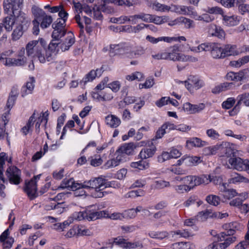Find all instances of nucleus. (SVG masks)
<instances>
[{"mask_svg":"<svg viewBox=\"0 0 249 249\" xmlns=\"http://www.w3.org/2000/svg\"><path fill=\"white\" fill-rule=\"evenodd\" d=\"M207 51L211 52L212 57L214 59H223L225 58L223 47L217 43L207 42Z\"/></svg>","mask_w":249,"mask_h":249,"instance_id":"obj_10","label":"nucleus"},{"mask_svg":"<svg viewBox=\"0 0 249 249\" xmlns=\"http://www.w3.org/2000/svg\"><path fill=\"white\" fill-rule=\"evenodd\" d=\"M203 153L205 155H213L216 153L215 146H208L203 149Z\"/></svg>","mask_w":249,"mask_h":249,"instance_id":"obj_64","label":"nucleus"},{"mask_svg":"<svg viewBox=\"0 0 249 249\" xmlns=\"http://www.w3.org/2000/svg\"><path fill=\"white\" fill-rule=\"evenodd\" d=\"M153 8L157 11L161 12L169 11L171 7L166 5L162 4L159 2H155L153 5Z\"/></svg>","mask_w":249,"mask_h":249,"instance_id":"obj_53","label":"nucleus"},{"mask_svg":"<svg viewBox=\"0 0 249 249\" xmlns=\"http://www.w3.org/2000/svg\"><path fill=\"white\" fill-rule=\"evenodd\" d=\"M225 57L231 55H237L240 53L235 45L226 44L223 46Z\"/></svg>","mask_w":249,"mask_h":249,"instance_id":"obj_30","label":"nucleus"},{"mask_svg":"<svg viewBox=\"0 0 249 249\" xmlns=\"http://www.w3.org/2000/svg\"><path fill=\"white\" fill-rule=\"evenodd\" d=\"M123 215L124 216V218L126 219L134 218L137 216L136 211L134 210V209L133 208L124 211L123 212Z\"/></svg>","mask_w":249,"mask_h":249,"instance_id":"obj_58","label":"nucleus"},{"mask_svg":"<svg viewBox=\"0 0 249 249\" xmlns=\"http://www.w3.org/2000/svg\"><path fill=\"white\" fill-rule=\"evenodd\" d=\"M154 84V80L153 78H149L146 79L145 82L143 84H139V88L142 89L145 88L148 89L152 87Z\"/></svg>","mask_w":249,"mask_h":249,"instance_id":"obj_61","label":"nucleus"},{"mask_svg":"<svg viewBox=\"0 0 249 249\" xmlns=\"http://www.w3.org/2000/svg\"><path fill=\"white\" fill-rule=\"evenodd\" d=\"M48 114L47 113V112L44 113L41 118H39L38 121L36 123L35 127L36 131L37 133H38L40 131V126L41 123L44 124V127H46V125L48 121V119L47 118V116H48Z\"/></svg>","mask_w":249,"mask_h":249,"instance_id":"obj_50","label":"nucleus"},{"mask_svg":"<svg viewBox=\"0 0 249 249\" xmlns=\"http://www.w3.org/2000/svg\"><path fill=\"white\" fill-rule=\"evenodd\" d=\"M14 23H15V20L14 21L11 17H6L4 18L3 23H0V24L2 25V29L4 26L6 31L10 32L12 30Z\"/></svg>","mask_w":249,"mask_h":249,"instance_id":"obj_39","label":"nucleus"},{"mask_svg":"<svg viewBox=\"0 0 249 249\" xmlns=\"http://www.w3.org/2000/svg\"><path fill=\"white\" fill-rule=\"evenodd\" d=\"M228 182L230 184H235L240 183H249V179L239 173L234 172L231 174Z\"/></svg>","mask_w":249,"mask_h":249,"instance_id":"obj_23","label":"nucleus"},{"mask_svg":"<svg viewBox=\"0 0 249 249\" xmlns=\"http://www.w3.org/2000/svg\"><path fill=\"white\" fill-rule=\"evenodd\" d=\"M178 47L174 46L171 51H162L152 55V57L156 60L165 59L174 61H186L189 59L188 56H185V54L178 53Z\"/></svg>","mask_w":249,"mask_h":249,"instance_id":"obj_4","label":"nucleus"},{"mask_svg":"<svg viewBox=\"0 0 249 249\" xmlns=\"http://www.w3.org/2000/svg\"><path fill=\"white\" fill-rule=\"evenodd\" d=\"M168 233L166 231H151L148 233V235L152 238L159 240H162L168 236Z\"/></svg>","mask_w":249,"mask_h":249,"instance_id":"obj_41","label":"nucleus"},{"mask_svg":"<svg viewBox=\"0 0 249 249\" xmlns=\"http://www.w3.org/2000/svg\"><path fill=\"white\" fill-rule=\"evenodd\" d=\"M208 34L210 36L216 37L221 39H224L226 35L224 31L220 27L214 24L209 25Z\"/></svg>","mask_w":249,"mask_h":249,"instance_id":"obj_18","label":"nucleus"},{"mask_svg":"<svg viewBox=\"0 0 249 249\" xmlns=\"http://www.w3.org/2000/svg\"><path fill=\"white\" fill-rule=\"evenodd\" d=\"M13 16L15 18L16 25L27 29L30 24V19L24 13L19 11Z\"/></svg>","mask_w":249,"mask_h":249,"instance_id":"obj_16","label":"nucleus"},{"mask_svg":"<svg viewBox=\"0 0 249 249\" xmlns=\"http://www.w3.org/2000/svg\"><path fill=\"white\" fill-rule=\"evenodd\" d=\"M22 3L23 0H4V11L8 15H15L20 11Z\"/></svg>","mask_w":249,"mask_h":249,"instance_id":"obj_6","label":"nucleus"},{"mask_svg":"<svg viewBox=\"0 0 249 249\" xmlns=\"http://www.w3.org/2000/svg\"><path fill=\"white\" fill-rule=\"evenodd\" d=\"M182 160H185V164L187 166L196 165L201 162L200 158L197 156L185 155L182 157Z\"/></svg>","mask_w":249,"mask_h":249,"instance_id":"obj_34","label":"nucleus"},{"mask_svg":"<svg viewBox=\"0 0 249 249\" xmlns=\"http://www.w3.org/2000/svg\"><path fill=\"white\" fill-rule=\"evenodd\" d=\"M110 52L115 53L117 55L129 58L131 47L126 43H121L118 44L110 45Z\"/></svg>","mask_w":249,"mask_h":249,"instance_id":"obj_9","label":"nucleus"},{"mask_svg":"<svg viewBox=\"0 0 249 249\" xmlns=\"http://www.w3.org/2000/svg\"><path fill=\"white\" fill-rule=\"evenodd\" d=\"M102 69H97L96 70H91L81 81L80 83H84L85 85L88 82H91L96 77H100L102 73Z\"/></svg>","mask_w":249,"mask_h":249,"instance_id":"obj_24","label":"nucleus"},{"mask_svg":"<svg viewBox=\"0 0 249 249\" xmlns=\"http://www.w3.org/2000/svg\"><path fill=\"white\" fill-rule=\"evenodd\" d=\"M193 245L189 242H179L172 245L173 249H192Z\"/></svg>","mask_w":249,"mask_h":249,"instance_id":"obj_42","label":"nucleus"},{"mask_svg":"<svg viewBox=\"0 0 249 249\" xmlns=\"http://www.w3.org/2000/svg\"><path fill=\"white\" fill-rule=\"evenodd\" d=\"M235 102L233 98H229L226 101L223 102L222 104V107L225 109H229L231 107Z\"/></svg>","mask_w":249,"mask_h":249,"instance_id":"obj_63","label":"nucleus"},{"mask_svg":"<svg viewBox=\"0 0 249 249\" xmlns=\"http://www.w3.org/2000/svg\"><path fill=\"white\" fill-rule=\"evenodd\" d=\"M69 224L70 223L67 221H65L63 223H56L53 225V228L57 231H63Z\"/></svg>","mask_w":249,"mask_h":249,"instance_id":"obj_55","label":"nucleus"},{"mask_svg":"<svg viewBox=\"0 0 249 249\" xmlns=\"http://www.w3.org/2000/svg\"><path fill=\"white\" fill-rule=\"evenodd\" d=\"M145 53V49L142 46H138L133 50H131V53L129 54V58L130 59L137 58Z\"/></svg>","mask_w":249,"mask_h":249,"instance_id":"obj_36","label":"nucleus"},{"mask_svg":"<svg viewBox=\"0 0 249 249\" xmlns=\"http://www.w3.org/2000/svg\"><path fill=\"white\" fill-rule=\"evenodd\" d=\"M130 166L132 168L142 170L147 169L149 167V163L146 161L142 160L137 162H131Z\"/></svg>","mask_w":249,"mask_h":249,"instance_id":"obj_43","label":"nucleus"},{"mask_svg":"<svg viewBox=\"0 0 249 249\" xmlns=\"http://www.w3.org/2000/svg\"><path fill=\"white\" fill-rule=\"evenodd\" d=\"M117 156L115 158L108 160L103 165V168L105 169L112 168L119 165L121 163L124 162V159L122 156L116 154Z\"/></svg>","mask_w":249,"mask_h":249,"instance_id":"obj_27","label":"nucleus"},{"mask_svg":"<svg viewBox=\"0 0 249 249\" xmlns=\"http://www.w3.org/2000/svg\"><path fill=\"white\" fill-rule=\"evenodd\" d=\"M135 148V145L133 143H125L116 151V154L122 156L125 161L126 160V156L132 154Z\"/></svg>","mask_w":249,"mask_h":249,"instance_id":"obj_17","label":"nucleus"},{"mask_svg":"<svg viewBox=\"0 0 249 249\" xmlns=\"http://www.w3.org/2000/svg\"><path fill=\"white\" fill-rule=\"evenodd\" d=\"M232 85V83H223L215 86L212 90V93L219 94L221 92L230 89Z\"/></svg>","mask_w":249,"mask_h":249,"instance_id":"obj_35","label":"nucleus"},{"mask_svg":"<svg viewBox=\"0 0 249 249\" xmlns=\"http://www.w3.org/2000/svg\"><path fill=\"white\" fill-rule=\"evenodd\" d=\"M86 220L88 221H94L102 217H106V213L105 211L94 212L91 210H86Z\"/></svg>","mask_w":249,"mask_h":249,"instance_id":"obj_29","label":"nucleus"},{"mask_svg":"<svg viewBox=\"0 0 249 249\" xmlns=\"http://www.w3.org/2000/svg\"><path fill=\"white\" fill-rule=\"evenodd\" d=\"M150 22H153L157 25H160L167 21L168 17L166 16H158L152 15Z\"/></svg>","mask_w":249,"mask_h":249,"instance_id":"obj_45","label":"nucleus"},{"mask_svg":"<svg viewBox=\"0 0 249 249\" xmlns=\"http://www.w3.org/2000/svg\"><path fill=\"white\" fill-rule=\"evenodd\" d=\"M57 44L54 41H51L47 48H46L47 45H42L40 49L38 50V53H36L35 59L36 58L42 64L53 62L56 55L55 49Z\"/></svg>","mask_w":249,"mask_h":249,"instance_id":"obj_3","label":"nucleus"},{"mask_svg":"<svg viewBox=\"0 0 249 249\" xmlns=\"http://www.w3.org/2000/svg\"><path fill=\"white\" fill-rule=\"evenodd\" d=\"M26 29L20 26L16 25V28L12 33V38L14 40L18 39L23 35V32Z\"/></svg>","mask_w":249,"mask_h":249,"instance_id":"obj_49","label":"nucleus"},{"mask_svg":"<svg viewBox=\"0 0 249 249\" xmlns=\"http://www.w3.org/2000/svg\"><path fill=\"white\" fill-rule=\"evenodd\" d=\"M223 23L228 27L234 26L239 23L241 18L236 15H225L222 16Z\"/></svg>","mask_w":249,"mask_h":249,"instance_id":"obj_21","label":"nucleus"},{"mask_svg":"<svg viewBox=\"0 0 249 249\" xmlns=\"http://www.w3.org/2000/svg\"><path fill=\"white\" fill-rule=\"evenodd\" d=\"M193 181V187L202 184H206L209 182V178L206 176H203L200 177L194 176Z\"/></svg>","mask_w":249,"mask_h":249,"instance_id":"obj_48","label":"nucleus"},{"mask_svg":"<svg viewBox=\"0 0 249 249\" xmlns=\"http://www.w3.org/2000/svg\"><path fill=\"white\" fill-rule=\"evenodd\" d=\"M173 235H178L180 237L187 238L192 236L191 232L186 229H181L173 232Z\"/></svg>","mask_w":249,"mask_h":249,"instance_id":"obj_52","label":"nucleus"},{"mask_svg":"<svg viewBox=\"0 0 249 249\" xmlns=\"http://www.w3.org/2000/svg\"><path fill=\"white\" fill-rule=\"evenodd\" d=\"M45 209L47 211L53 210L57 214H60L64 212V207L63 203L52 202L50 204L46 205Z\"/></svg>","mask_w":249,"mask_h":249,"instance_id":"obj_31","label":"nucleus"},{"mask_svg":"<svg viewBox=\"0 0 249 249\" xmlns=\"http://www.w3.org/2000/svg\"><path fill=\"white\" fill-rule=\"evenodd\" d=\"M157 150L154 145L143 147L139 154V156L142 159H146L152 157Z\"/></svg>","mask_w":249,"mask_h":249,"instance_id":"obj_26","label":"nucleus"},{"mask_svg":"<svg viewBox=\"0 0 249 249\" xmlns=\"http://www.w3.org/2000/svg\"><path fill=\"white\" fill-rule=\"evenodd\" d=\"M237 195V193L235 189H227L225 193L223 194V197L225 198L230 199Z\"/></svg>","mask_w":249,"mask_h":249,"instance_id":"obj_62","label":"nucleus"},{"mask_svg":"<svg viewBox=\"0 0 249 249\" xmlns=\"http://www.w3.org/2000/svg\"><path fill=\"white\" fill-rule=\"evenodd\" d=\"M205 107V105L203 103L193 105L189 102H187L184 103L183 106L184 110L188 112L190 114L198 113L203 110Z\"/></svg>","mask_w":249,"mask_h":249,"instance_id":"obj_20","label":"nucleus"},{"mask_svg":"<svg viewBox=\"0 0 249 249\" xmlns=\"http://www.w3.org/2000/svg\"><path fill=\"white\" fill-rule=\"evenodd\" d=\"M14 53L12 50L5 51L0 54H5L3 56V59L2 62L6 67H18L22 66L26 64L27 58L25 55V49L21 48L18 52L17 58H11L10 56Z\"/></svg>","mask_w":249,"mask_h":249,"instance_id":"obj_2","label":"nucleus"},{"mask_svg":"<svg viewBox=\"0 0 249 249\" xmlns=\"http://www.w3.org/2000/svg\"><path fill=\"white\" fill-rule=\"evenodd\" d=\"M206 200L209 204L216 206L220 204V198L216 195H210L206 196Z\"/></svg>","mask_w":249,"mask_h":249,"instance_id":"obj_44","label":"nucleus"},{"mask_svg":"<svg viewBox=\"0 0 249 249\" xmlns=\"http://www.w3.org/2000/svg\"><path fill=\"white\" fill-rule=\"evenodd\" d=\"M188 81L193 85V88L198 89L204 86V82L203 80L194 76H191L188 79Z\"/></svg>","mask_w":249,"mask_h":249,"instance_id":"obj_40","label":"nucleus"},{"mask_svg":"<svg viewBox=\"0 0 249 249\" xmlns=\"http://www.w3.org/2000/svg\"><path fill=\"white\" fill-rule=\"evenodd\" d=\"M6 175L11 183L18 185L20 182V171L16 167H9L6 170Z\"/></svg>","mask_w":249,"mask_h":249,"instance_id":"obj_15","label":"nucleus"},{"mask_svg":"<svg viewBox=\"0 0 249 249\" xmlns=\"http://www.w3.org/2000/svg\"><path fill=\"white\" fill-rule=\"evenodd\" d=\"M207 144L206 142L202 141L198 138L195 137L186 141V147L188 149H192L193 147H202Z\"/></svg>","mask_w":249,"mask_h":249,"instance_id":"obj_28","label":"nucleus"},{"mask_svg":"<svg viewBox=\"0 0 249 249\" xmlns=\"http://www.w3.org/2000/svg\"><path fill=\"white\" fill-rule=\"evenodd\" d=\"M86 211L83 212H76L72 214V218L77 220H86Z\"/></svg>","mask_w":249,"mask_h":249,"instance_id":"obj_60","label":"nucleus"},{"mask_svg":"<svg viewBox=\"0 0 249 249\" xmlns=\"http://www.w3.org/2000/svg\"><path fill=\"white\" fill-rule=\"evenodd\" d=\"M239 151L235 149V145L228 142L226 147L225 149L224 155L227 157H233L238 155Z\"/></svg>","mask_w":249,"mask_h":249,"instance_id":"obj_33","label":"nucleus"},{"mask_svg":"<svg viewBox=\"0 0 249 249\" xmlns=\"http://www.w3.org/2000/svg\"><path fill=\"white\" fill-rule=\"evenodd\" d=\"M105 178L102 176L93 178L82 183V187L89 190L90 195L94 198L103 197L107 193L105 189Z\"/></svg>","mask_w":249,"mask_h":249,"instance_id":"obj_1","label":"nucleus"},{"mask_svg":"<svg viewBox=\"0 0 249 249\" xmlns=\"http://www.w3.org/2000/svg\"><path fill=\"white\" fill-rule=\"evenodd\" d=\"M46 41L41 38L38 40L29 41L26 45L25 50L27 56L35 58L38 50H40L42 45H46Z\"/></svg>","mask_w":249,"mask_h":249,"instance_id":"obj_5","label":"nucleus"},{"mask_svg":"<svg viewBox=\"0 0 249 249\" xmlns=\"http://www.w3.org/2000/svg\"><path fill=\"white\" fill-rule=\"evenodd\" d=\"M63 39H60V41L57 42V47H59L62 51L68 50L69 48L75 42V37L71 32H68L64 36Z\"/></svg>","mask_w":249,"mask_h":249,"instance_id":"obj_13","label":"nucleus"},{"mask_svg":"<svg viewBox=\"0 0 249 249\" xmlns=\"http://www.w3.org/2000/svg\"><path fill=\"white\" fill-rule=\"evenodd\" d=\"M237 103L236 106L240 105L242 102L247 106H249V93L245 92L239 95L237 97Z\"/></svg>","mask_w":249,"mask_h":249,"instance_id":"obj_47","label":"nucleus"},{"mask_svg":"<svg viewBox=\"0 0 249 249\" xmlns=\"http://www.w3.org/2000/svg\"><path fill=\"white\" fill-rule=\"evenodd\" d=\"M206 134L208 137L213 140L218 139L220 136L218 132L213 128L207 130Z\"/></svg>","mask_w":249,"mask_h":249,"instance_id":"obj_57","label":"nucleus"},{"mask_svg":"<svg viewBox=\"0 0 249 249\" xmlns=\"http://www.w3.org/2000/svg\"><path fill=\"white\" fill-rule=\"evenodd\" d=\"M82 187V183L75 182L73 178L64 179L62 181L59 188L65 189L68 188L72 191Z\"/></svg>","mask_w":249,"mask_h":249,"instance_id":"obj_22","label":"nucleus"},{"mask_svg":"<svg viewBox=\"0 0 249 249\" xmlns=\"http://www.w3.org/2000/svg\"><path fill=\"white\" fill-rule=\"evenodd\" d=\"M206 11L211 14H219L222 16L224 14L222 9L217 6L208 7Z\"/></svg>","mask_w":249,"mask_h":249,"instance_id":"obj_54","label":"nucleus"},{"mask_svg":"<svg viewBox=\"0 0 249 249\" xmlns=\"http://www.w3.org/2000/svg\"><path fill=\"white\" fill-rule=\"evenodd\" d=\"M228 162L231 165V168L234 169L238 171H242L244 170L245 160H243L241 158L234 156L231 157L229 160Z\"/></svg>","mask_w":249,"mask_h":249,"instance_id":"obj_19","label":"nucleus"},{"mask_svg":"<svg viewBox=\"0 0 249 249\" xmlns=\"http://www.w3.org/2000/svg\"><path fill=\"white\" fill-rule=\"evenodd\" d=\"M113 243L124 249L142 248L143 247L142 244L140 241L127 242L126 240L120 236L115 238Z\"/></svg>","mask_w":249,"mask_h":249,"instance_id":"obj_14","label":"nucleus"},{"mask_svg":"<svg viewBox=\"0 0 249 249\" xmlns=\"http://www.w3.org/2000/svg\"><path fill=\"white\" fill-rule=\"evenodd\" d=\"M220 241H223L222 243H213L211 246L212 249H225L231 244L235 242L236 237L232 235H228L226 232H221L219 235Z\"/></svg>","mask_w":249,"mask_h":249,"instance_id":"obj_8","label":"nucleus"},{"mask_svg":"<svg viewBox=\"0 0 249 249\" xmlns=\"http://www.w3.org/2000/svg\"><path fill=\"white\" fill-rule=\"evenodd\" d=\"M35 17L40 22V27L44 29L50 26L53 22V18L51 16L47 15L42 9H37L34 13Z\"/></svg>","mask_w":249,"mask_h":249,"instance_id":"obj_12","label":"nucleus"},{"mask_svg":"<svg viewBox=\"0 0 249 249\" xmlns=\"http://www.w3.org/2000/svg\"><path fill=\"white\" fill-rule=\"evenodd\" d=\"M35 114L34 113L29 118L28 122L27 123L26 125H25L24 127H23L21 129V131L22 133V134L24 135H26L31 130V128L33 127L34 122H35Z\"/></svg>","mask_w":249,"mask_h":249,"instance_id":"obj_38","label":"nucleus"},{"mask_svg":"<svg viewBox=\"0 0 249 249\" xmlns=\"http://www.w3.org/2000/svg\"><path fill=\"white\" fill-rule=\"evenodd\" d=\"M239 227L240 224L237 222L225 223L222 226L223 229L225 231L224 232L227 233L229 236L234 235L236 231L239 229Z\"/></svg>","mask_w":249,"mask_h":249,"instance_id":"obj_25","label":"nucleus"},{"mask_svg":"<svg viewBox=\"0 0 249 249\" xmlns=\"http://www.w3.org/2000/svg\"><path fill=\"white\" fill-rule=\"evenodd\" d=\"M105 121L107 124L112 128L118 127L121 124L120 119L114 115L107 116Z\"/></svg>","mask_w":249,"mask_h":249,"instance_id":"obj_32","label":"nucleus"},{"mask_svg":"<svg viewBox=\"0 0 249 249\" xmlns=\"http://www.w3.org/2000/svg\"><path fill=\"white\" fill-rule=\"evenodd\" d=\"M128 16L122 15L118 18H110V21L114 23L117 24H124L125 22H128Z\"/></svg>","mask_w":249,"mask_h":249,"instance_id":"obj_51","label":"nucleus"},{"mask_svg":"<svg viewBox=\"0 0 249 249\" xmlns=\"http://www.w3.org/2000/svg\"><path fill=\"white\" fill-rule=\"evenodd\" d=\"M88 160L90 161V164L93 166H98L101 165L103 162V160L101 158L98 156L94 158L91 157L88 159Z\"/></svg>","mask_w":249,"mask_h":249,"instance_id":"obj_56","label":"nucleus"},{"mask_svg":"<svg viewBox=\"0 0 249 249\" xmlns=\"http://www.w3.org/2000/svg\"><path fill=\"white\" fill-rule=\"evenodd\" d=\"M41 176V174L35 176L25 183V192L31 199H33L37 196L36 182L40 179Z\"/></svg>","mask_w":249,"mask_h":249,"instance_id":"obj_11","label":"nucleus"},{"mask_svg":"<svg viewBox=\"0 0 249 249\" xmlns=\"http://www.w3.org/2000/svg\"><path fill=\"white\" fill-rule=\"evenodd\" d=\"M248 69H244L236 73L237 81L246 79L248 77Z\"/></svg>","mask_w":249,"mask_h":249,"instance_id":"obj_59","label":"nucleus"},{"mask_svg":"<svg viewBox=\"0 0 249 249\" xmlns=\"http://www.w3.org/2000/svg\"><path fill=\"white\" fill-rule=\"evenodd\" d=\"M52 27L53 29V31L52 35V38H53L52 41H54V42H58L67 33L66 32L64 21L62 22L60 19L56 20L53 24Z\"/></svg>","mask_w":249,"mask_h":249,"instance_id":"obj_7","label":"nucleus"},{"mask_svg":"<svg viewBox=\"0 0 249 249\" xmlns=\"http://www.w3.org/2000/svg\"><path fill=\"white\" fill-rule=\"evenodd\" d=\"M6 160H8V156L7 154L4 152H1L0 153V179L4 183L6 181L5 179L3 172V166L5 164Z\"/></svg>","mask_w":249,"mask_h":249,"instance_id":"obj_37","label":"nucleus"},{"mask_svg":"<svg viewBox=\"0 0 249 249\" xmlns=\"http://www.w3.org/2000/svg\"><path fill=\"white\" fill-rule=\"evenodd\" d=\"M179 22V24H183L185 27L187 29L194 27V21L189 18L181 17L176 18V21Z\"/></svg>","mask_w":249,"mask_h":249,"instance_id":"obj_46","label":"nucleus"}]
</instances>
